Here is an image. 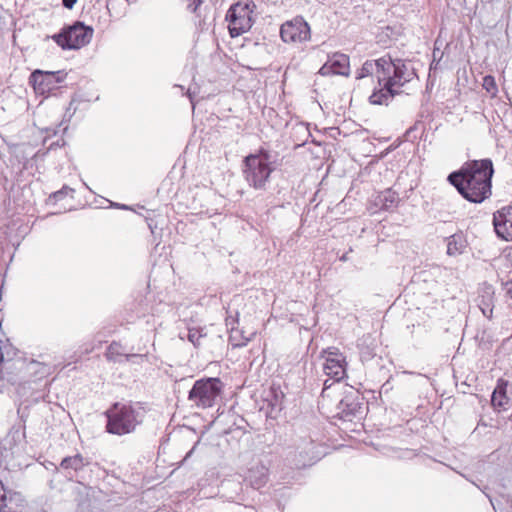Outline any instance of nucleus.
Segmentation results:
<instances>
[{
  "mask_svg": "<svg viewBox=\"0 0 512 512\" xmlns=\"http://www.w3.org/2000/svg\"><path fill=\"white\" fill-rule=\"evenodd\" d=\"M494 165L490 158L468 160L451 172L447 181L468 202L480 204L492 195Z\"/></svg>",
  "mask_w": 512,
  "mask_h": 512,
  "instance_id": "f257e3e1",
  "label": "nucleus"
},
{
  "mask_svg": "<svg viewBox=\"0 0 512 512\" xmlns=\"http://www.w3.org/2000/svg\"><path fill=\"white\" fill-rule=\"evenodd\" d=\"M145 415L142 402H114L104 412L105 431L116 436L132 434L144 422Z\"/></svg>",
  "mask_w": 512,
  "mask_h": 512,
  "instance_id": "f03ea898",
  "label": "nucleus"
},
{
  "mask_svg": "<svg viewBox=\"0 0 512 512\" xmlns=\"http://www.w3.org/2000/svg\"><path fill=\"white\" fill-rule=\"evenodd\" d=\"M278 166V153L261 146L243 160V175L256 190H266L270 176Z\"/></svg>",
  "mask_w": 512,
  "mask_h": 512,
  "instance_id": "7ed1b4c3",
  "label": "nucleus"
},
{
  "mask_svg": "<svg viewBox=\"0 0 512 512\" xmlns=\"http://www.w3.org/2000/svg\"><path fill=\"white\" fill-rule=\"evenodd\" d=\"M414 77H417V74L410 61L394 59L391 76L380 80V88H374L369 96V102L373 105H388L396 95L401 93L396 87H403Z\"/></svg>",
  "mask_w": 512,
  "mask_h": 512,
  "instance_id": "20e7f679",
  "label": "nucleus"
},
{
  "mask_svg": "<svg viewBox=\"0 0 512 512\" xmlns=\"http://www.w3.org/2000/svg\"><path fill=\"white\" fill-rule=\"evenodd\" d=\"M93 32L91 26L85 25L82 21H75L47 38L52 39L63 50H78L90 43Z\"/></svg>",
  "mask_w": 512,
  "mask_h": 512,
  "instance_id": "39448f33",
  "label": "nucleus"
},
{
  "mask_svg": "<svg viewBox=\"0 0 512 512\" xmlns=\"http://www.w3.org/2000/svg\"><path fill=\"white\" fill-rule=\"evenodd\" d=\"M256 5L253 0H242L230 6L226 13L229 33L232 38L249 31L254 23L253 12Z\"/></svg>",
  "mask_w": 512,
  "mask_h": 512,
  "instance_id": "423d86ee",
  "label": "nucleus"
},
{
  "mask_svg": "<svg viewBox=\"0 0 512 512\" xmlns=\"http://www.w3.org/2000/svg\"><path fill=\"white\" fill-rule=\"evenodd\" d=\"M222 389L223 383L219 378H202L193 384L188 392V400L198 408H210L216 404Z\"/></svg>",
  "mask_w": 512,
  "mask_h": 512,
  "instance_id": "0eeeda50",
  "label": "nucleus"
},
{
  "mask_svg": "<svg viewBox=\"0 0 512 512\" xmlns=\"http://www.w3.org/2000/svg\"><path fill=\"white\" fill-rule=\"evenodd\" d=\"M337 416L344 421H352L364 413V396L352 386H347L337 406Z\"/></svg>",
  "mask_w": 512,
  "mask_h": 512,
  "instance_id": "6e6552de",
  "label": "nucleus"
},
{
  "mask_svg": "<svg viewBox=\"0 0 512 512\" xmlns=\"http://www.w3.org/2000/svg\"><path fill=\"white\" fill-rule=\"evenodd\" d=\"M51 465L55 473H62L68 481L84 484L83 473L90 465V460L82 454L77 453L73 456L64 457L59 465L53 463H51Z\"/></svg>",
  "mask_w": 512,
  "mask_h": 512,
  "instance_id": "1a4fd4ad",
  "label": "nucleus"
},
{
  "mask_svg": "<svg viewBox=\"0 0 512 512\" xmlns=\"http://www.w3.org/2000/svg\"><path fill=\"white\" fill-rule=\"evenodd\" d=\"M67 73L63 70L59 71H43L40 69L34 70L30 77L29 83L33 86L35 92L39 94H50L58 89V84L63 82Z\"/></svg>",
  "mask_w": 512,
  "mask_h": 512,
  "instance_id": "9d476101",
  "label": "nucleus"
},
{
  "mask_svg": "<svg viewBox=\"0 0 512 512\" xmlns=\"http://www.w3.org/2000/svg\"><path fill=\"white\" fill-rule=\"evenodd\" d=\"M320 358L325 359L324 373L334 382H339L346 375V357L336 347H328L320 353Z\"/></svg>",
  "mask_w": 512,
  "mask_h": 512,
  "instance_id": "9b49d317",
  "label": "nucleus"
},
{
  "mask_svg": "<svg viewBox=\"0 0 512 512\" xmlns=\"http://www.w3.org/2000/svg\"><path fill=\"white\" fill-rule=\"evenodd\" d=\"M280 37L285 43L308 41L311 38L310 26L303 17L297 16L281 25Z\"/></svg>",
  "mask_w": 512,
  "mask_h": 512,
  "instance_id": "f8f14e48",
  "label": "nucleus"
},
{
  "mask_svg": "<svg viewBox=\"0 0 512 512\" xmlns=\"http://www.w3.org/2000/svg\"><path fill=\"white\" fill-rule=\"evenodd\" d=\"M493 225L497 236L512 240V206H505L493 214Z\"/></svg>",
  "mask_w": 512,
  "mask_h": 512,
  "instance_id": "ddd939ff",
  "label": "nucleus"
},
{
  "mask_svg": "<svg viewBox=\"0 0 512 512\" xmlns=\"http://www.w3.org/2000/svg\"><path fill=\"white\" fill-rule=\"evenodd\" d=\"M27 503L19 492H10L9 496L0 481V512H26Z\"/></svg>",
  "mask_w": 512,
  "mask_h": 512,
  "instance_id": "4468645a",
  "label": "nucleus"
},
{
  "mask_svg": "<svg viewBox=\"0 0 512 512\" xmlns=\"http://www.w3.org/2000/svg\"><path fill=\"white\" fill-rule=\"evenodd\" d=\"M495 290L491 284L484 282L479 288L478 307L488 319L492 318L494 309Z\"/></svg>",
  "mask_w": 512,
  "mask_h": 512,
  "instance_id": "2eb2a0df",
  "label": "nucleus"
},
{
  "mask_svg": "<svg viewBox=\"0 0 512 512\" xmlns=\"http://www.w3.org/2000/svg\"><path fill=\"white\" fill-rule=\"evenodd\" d=\"M399 201L398 193L392 189H386L377 195L375 205L381 210L391 211L398 206Z\"/></svg>",
  "mask_w": 512,
  "mask_h": 512,
  "instance_id": "dca6fc26",
  "label": "nucleus"
},
{
  "mask_svg": "<svg viewBox=\"0 0 512 512\" xmlns=\"http://www.w3.org/2000/svg\"><path fill=\"white\" fill-rule=\"evenodd\" d=\"M467 245L466 236L462 231H459L447 238V254L449 256L463 254Z\"/></svg>",
  "mask_w": 512,
  "mask_h": 512,
  "instance_id": "f3484780",
  "label": "nucleus"
},
{
  "mask_svg": "<svg viewBox=\"0 0 512 512\" xmlns=\"http://www.w3.org/2000/svg\"><path fill=\"white\" fill-rule=\"evenodd\" d=\"M393 62L394 59L389 55L386 54L382 56L381 58L374 60L373 63L375 64L374 70L377 72V83L378 87L380 88V80L385 77H390L392 68H393Z\"/></svg>",
  "mask_w": 512,
  "mask_h": 512,
  "instance_id": "a211bd4d",
  "label": "nucleus"
},
{
  "mask_svg": "<svg viewBox=\"0 0 512 512\" xmlns=\"http://www.w3.org/2000/svg\"><path fill=\"white\" fill-rule=\"evenodd\" d=\"M335 75L349 76L350 63L349 56L343 53H335L329 60Z\"/></svg>",
  "mask_w": 512,
  "mask_h": 512,
  "instance_id": "6ab92c4d",
  "label": "nucleus"
},
{
  "mask_svg": "<svg viewBox=\"0 0 512 512\" xmlns=\"http://www.w3.org/2000/svg\"><path fill=\"white\" fill-rule=\"evenodd\" d=\"M508 382L504 379H499L497 382V386L494 389L492 396H491V403L494 408H501L504 407L509 399L506 395V388H507Z\"/></svg>",
  "mask_w": 512,
  "mask_h": 512,
  "instance_id": "aec40b11",
  "label": "nucleus"
},
{
  "mask_svg": "<svg viewBox=\"0 0 512 512\" xmlns=\"http://www.w3.org/2000/svg\"><path fill=\"white\" fill-rule=\"evenodd\" d=\"M247 479L250 481V484L253 488L260 489L267 482V469L264 466H257L256 468H252L248 472Z\"/></svg>",
  "mask_w": 512,
  "mask_h": 512,
  "instance_id": "412c9836",
  "label": "nucleus"
},
{
  "mask_svg": "<svg viewBox=\"0 0 512 512\" xmlns=\"http://www.w3.org/2000/svg\"><path fill=\"white\" fill-rule=\"evenodd\" d=\"M123 352H122V345L116 341H113L108 347L105 352V357L108 361H112L115 363H122L124 358Z\"/></svg>",
  "mask_w": 512,
  "mask_h": 512,
  "instance_id": "4be33fe9",
  "label": "nucleus"
},
{
  "mask_svg": "<svg viewBox=\"0 0 512 512\" xmlns=\"http://www.w3.org/2000/svg\"><path fill=\"white\" fill-rule=\"evenodd\" d=\"M282 399L283 393L276 388H271L269 391V395L267 396V401L272 409L276 411H280L282 409Z\"/></svg>",
  "mask_w": 512,
  "mask_h": 512,
  "instance_id": "5701e85b",
  "label": "nucleus"
},
{
  "mask_svg": "<svg viewBox=\"0 0 512 512\" xmlns=\"http://www.w3.org/2000/svg\"><path fill=\"white\" fill-rule=\"evenodd\" d=\"M290 463L296 468H304L311 465L313 462L312 459L308 457V453L306 451H300L293 454V459L290 460Z\"/></svg>",
  "mask_w": 512,
  "mask_h": 512,
  "instance_id": "b1692460",
  "label": "nucleus"
},
{
  "mask_svg": "<svg viewBox=\"0 0 512 512\" xmlns=\"http://www.w3.org/2000/svg\"><path fill=\"white\" fill-rule=\"evenodd\" d=\"M424 124L421 121H417L413 126H411L406 132H405V140L414 142L417 138L420 136L418 135V132L420 131L421 134L424 132Z\"/></svg>",
  "mask_w": 512,
  "mask_h": 512,
  "instance_id": "393cba45",
  "label": "nucleus"
},
{
  "mask_svg": "<svg viewBox=\"0 0 512 512\" xmlns=\"http://www.w3.org/2000/svg\"><path fill=\"white\" fill-rule=\"evenodd\" d=\"M374 66L375 64L372 60H366L362 67L357 71L356 79H362L367 76H371L374 72Z\"/></svg>",
  "mask_w": 512,
  "mask_h": 512,
  "instance_id": "a878e982",
  "label": "nucleus"
},
{
  "mask_svg": "<svg viewBox=\"0 0 512 512\" xmlns=\"http://www.w3.org/2000/svg\"><path fill=\"white\" fill-rule=\"evenodd\" d=\"M483 88L491 94H496L498 91L495 79L491 75H487L483 78Z\"/></svg>",
  "mask_w": 512,
  "mask_h": 512,
  "instance_id": "bb28decb",
  "label": "nucleus"
},
{
  "mask_svg": "<svg viewBox=\"0 0 512 512\" xmlns=\"http://www.w3.org/2000/svg\"><path fill=\"white\" fill-rule=\"evenodd\" d=\"M74 190L67 185H64L60 190L53 192L50 196V200H54L55 202L62 200L69 192H73Z\"/></svg>",
  "mask_w": 512,
  "mask_h": 512,
  "instance_id": "cd10ccee",
  "label": "nucleus"
},
{
  "mask_svg": "<svg viewBox=\"0 0 512 512\" xmlns=\"http://www.w3.org/2000/svg\"><path fill=\"white\" fill-rule=\"evenodd\" d=\"M203 335L201 334V332L198 330V329H189V332H188V340L193 343L194 346H199L200 345V338L202 337Z\"/></svg>",
  "mask_w": 512,
  "mask_h": 512,
  "instance_id": "c85d7f7f",
  "label": "nucleus"
},
{
  "mask_svg": "<svg viewBox=\"0 0 512 512\" xmlns=\"http://www.w3.org/2000/svg\"><path fill=\"white\" fill-rule=\"evenodd\" d=\"M374 356H375V352L373 351V349H370L369 347L362 348V349L360 350V358H361V361H362V362H364V361H369V360H371Z\"/></svg>",
  "mask_w": 512,
  "mask_h": 512,
  "instance_id": "c756f323",
  "label": "nucleus"
},
{
  "mask_svg": "<svg viewBox=\"0 0 512 512\" xmlns=\"http://www.w3.org/2000/svg\"><path fill=\"white\" fill-rule=\"evenodd\" d=\"M319 74H321L322 76H327V75H335L334 74V70L333 68L331 67L330 65V62H326L319 70Z\"/></svg>",
  "mask_w": 512,
  "mask_h": 512,
  "instance_id": "7c9ffc66",
  "label": "nucleus"
},
{
  "mask_svg": "<svg viewBox=\"0 0 512 512\" xmlns=\"http://www.w3.org/2000/svg\"><path fill=\"white\" fill-rule=\"evenodd\" d=\"M146 355L143 354H125L123 361L135 362V360H143Z\"/></svg>",
  "mask_w": 512,
  "mask_h": 512,
  "instance_id": "2f4dec72",
  "label": "nucleus"
},
{
  "mask_svg": "<svg viewBox=\"0 0 512 512\" xmlns=\"http://www.w3.org/2000/svg\"><path fill=\"white\" fill-rule=\"evenodd\" d=\"M202 1L203 0H189L188 9L193 13L196 12Z\"/></svg>",
  "mask_w": 512,
  "mask_h": 512,
  "instance_id": "473e14b6",
  "label": "nucleus"
},
{
  "mask_svg": "<svg viewBox=\"0 0 512 512\" xmlns=\"http://www.w3.org/2000/svg\"><path fill=\"white\" fill-rule=\"evenodd\" d=\"M330 380L331 379L329 378L324 381V387L321 392L322 397H325L327 390H329L335 384L334 380L332 382H330Z\"/></svg>",
  "mask_w": 512,
  "mask_h": 512,
  "instance_id": "72a5a7b5",
  "label": "nucleus"
},
{
  "mask_svg": "<svg viewBox=\"0 0 512 512\" xmlns=\"http://www.w3.org/2000/svg\"><path fill=\"white\" fill-rule=\"evenodd\" d=\"M506 295L512 299V278L503 283Z\"/></svg>",
  "mask_w": 512,
  "mask_h": 512,
  "instance_id": "f704fd0d",
  "label": "nucleus"
},
{
  "mask_svg": "<svg viewBox=\"0 0 512 512\" xmlns=\"http://www.w3.org/2000/svg\"><path fill=\"white\" fill-rule=\"evenodd\" d=\"M392 390V385L389 381H386L380 388V394H388Z\"/></svg>",
  "mask_w": 512,
  "mask_h": 512,
  "instance_id": "c9c22d12",
  "label": "nucleus"
},
{
  "mask_svg": "<svg viewBox=\"0 0 512 512\" xmlns=\"http://www.w3.org/2000/svg\"><path fill=\"white\" fill-rule=\"evenodd\" d=\"M77 0H62V5L67 9H72Z\"/></svg>",
  "mask_w": 512,
  "mask_h": 512,
  "instance_id": "e433bc0d",
  "label": "nucleus"
},
{
  "mask_svg": "<svg viewBox=\"0 0 512 512\" xmlns=\"http://www.w3.org/2000/svg\"><path fill=\"white\" fill-rule=\"evenodd\" d=\"M236 322H237V319H234L231 317L226 318V325L231 326V329H234V323H236Z\"/></svg>",
  "mask_w": 512,
  "mask_h": 512,
  "instance_id": "4c0bfd02",
  "label": "nucleus"
},
{
  "mask_svg": "<svg viewBox=\"0 0 512 512\" xmlns=\"http://www.w3.org/2000/svg\"><path fill=\"white\" fill-rule=\"evenodd\" d=\"M3 341L0 339V362L4 361V354L2 352Z\"/></svg>",
  "mask_w": 512,
  "mask_h": 512,
  "instance_id": "58836bf2",
  "label": "nucleus"
},
{
  "mask_svg": "<svg viewBox=\"0 0 512 512\" xmlns=\"http://www.w3.org/2000/svg\"><path fill=\"white\" fill-rule=\"evenodd\" d=\"M113 205L118 207V208H121V209H129V207L124 205V204H113Z\"/></svg>",
  "mask_w": 512,
  "mask_h": 512,
  "instance_id": "ea45409f",
  "label": "nucleus"
},
{
  "mask_svg": "<svg viewBox=\"0 0 512 512\" xmlns=\"http://www.w3.org/2000/svg\"><path fill=\"white\" fill-rule=\"evenodd\" d=\"M348 260V256H347V253L343 254L341 257H340V261H347Z\"/></svg>",
  "mask_w": 512,
  "mask_h": 512,
  "instance_id": "a19ab883",
  "label": "nucleus"
},
{
  "mask_svg": "<svg viewBox=\"0 0 512 512\" xmlns=\"http://www.w3.org/2000/svg\"><path fill=\"white\" fill-rule=\"evenodd\" d=\"M193 451H194V447H193V448H192V449H191V450L186 454L185 459H187L188 457H190V456H191V454L193 453Z\"/></svg>",
  "mask_w": 512,
  "mask_h": 512,
  "instance_id": "79ce46f5",
  "label": "nucleus"
},
{
  "mask_svg": "<svg viewBox=\"0 0 512 512\" xmlns=\"http://www.w3.org/2000/svg\"><path fill=\"white\" fill-rule=\"evenodd\" d=\"M148 226H149V228H150L151 232L153 233V225H152V223H150V222H149V223H148Z\"/></svg>",
  "mask_w": 512,
  "mask_h": 512,
  "instance_id": "37998d69",
  "label": "nucleus"
},
{
  "mask_svg": "<svg viewBox=\"0 0 512 512\" xmlns=\"http://www.w3.org/2000/svg\"><path fill=\"white\" fill-rule=\"evenodd\" d=\"M55 145H56V146H58V142H57V143H52V144L50 145L49 149H52Z\"/></svg>",
  "mask_w": 512,
  "mask_h": 512,
  "instance_id": "c03bdc74",
  "label": "nucleus"
},
{
  "mask_svg": "<svg viewBox=\"0 0 512 512\" xmlns=\"http://www.w3.org/2000/svg\"><path fill=\"white\" fill-rule=\"evenodd\" d=\"M129 4L135 3L137 0H126Z\"/></svg>",
  "mask_w": 512,
  "mask_h": 512,
  "instance_id": "a18cd8bd",
  "label": "nucleus"
},
{
  "mask_svg": "<svg viewBox=\"0 0 512 512\" xmlns=\"http://www.w3.org/2000/svg\"><path fill=\"white\" fill-rule=\"evenodd\" d=\"M188 96H189L190 100L192 101V95L190 92H188Z\"/></svg>",
  "mask_w": 512,
  "mask_h": 512,
  "instance_id": "49530a36",
  "label": "nucleus"
}]
</instances>
